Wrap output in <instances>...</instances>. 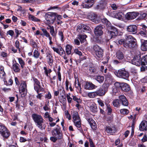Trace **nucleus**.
Masks as SVG:
<instances>
[{"mask_svg": "<svg viewBox=\"0 0 147 147\" xmlns=\"http://www.w3.org/2000/svg\"><path fill=\"white\" fill-rule=\"evenodd\" d=\"M109 86V84H108L104 83L102 86V88L104 91L106 93L108 90V88Z\"/></svg>", "mask_w": 147, "mask_h": 147, "instance_id": "nucleus-48", "label": "nucleus"}, {"mask_svg": "<svg viewBox=\"0 0 147 147\" xmlns=\"http://www.w3.org/2000/svg\"><path fill=\"white\" fill-rule=\"evenodd\" d=\"M141 65H146L147 66V56L143 57L141 60Z\"/></svg>", "mask_w": 147, "mask_h": 147, "instance_id": "nucleus-36", "label": "nucleus"}, {"mask_svg": "<svg viewBox=\"0 0 147 147\" xmlns=\"http://www.w3.org/2000/svg\"><path fill=\"white\" fill-rule=\"evenodd\" d=\"M121 89L123 91L126 92L129 91L130 89L129 85L126 83H124L122 85Z\"/></svg>", "mask_w": 147, "mask_h": 147, "instance_id": "nucleus-30", "label": "nucleus"}, {"mask_svg": "<svg viewBox=\"0 0 147 147\" xmlns=\"http://www.w3.org/2000/svg\"><path fill=\"white\" fill-rule=\"evenodd\" d=\"M76 30L80 33L83 32H89L90 31V29L88 26L81 24L77 26Z\"/></svg>", "mask_w": 147, "mask_h": 147, "instance_id": "nucleus-7", "label": "nucleus"}, {"mask_svg": "<svg viewBox=\"0 0 147 147\" xmlns=\"http://www.w3.org/2000/svg\"><path fill=\"white\" fill-rule=\"evenodd\" d=\"M112 93L113 94L116 95L119 91V89L113 86L112 88Z\"/></svg>", "mask_w": 147, "mask_h": 147, "instance_id": "nucleus-54", "label": "nucleus"}, {"mask_svg": "<svg viewBox=\"0 0 147 147\" xmlns=\"http://www.w3.org/2000/svg\"><path fill=\"white\" fill-rule=\"evenodd\" d=\"M114 74L117 77L125 79H127L129 77L128 72L124 70H119L117 72L115 71Z\"/></svg>", "mask_w": 147, "mask_h": 147, "instance_id": "nucleus-6", "label": "nucleus"}, {"mask_svg": "<svg viewBox=\"0 0 147 147\" xmlns=\"http://www.w3.org/2000/svg\"><path fill=\"white\" fill-rule=\"evenodd\" d=\"M51 133L52 135L57 138L58 139H61L63 138V134L60 128H54Z\"/></svg>", "mask_w": 147, "mask_h": 147, "instance_id": "nucleus-9", "label": "nucleus"}, {"mask_svg": "<svg viewBox=\"0 0 147 147\" xmlns=\"http://www.w3.org/2000/svg\"><path fill=\"white\" fill-rule=\"evenodd\" d=\"M27 84L26 82L22 81L20 85L19 88V92L21 94V97H24L26 95V93L27 92Z\"/></svg>", "mask_w": 147, "mask_h": 147, "instance_id": "nucleus-8", "label": "nucleus"}, {"mask_svg": "<svg viewBox=\"0 0 147 147\" xmlns=\"http://www.w3.org/2000/svg\"><path fill=\"white\" fill-rule=\"evenodd\" d=\"M32 79L34 82V85H36L38 86L40 85V82L37 79L34 77H32Z\"/></svg>", "mask_w": 147, "mask_h": 147, "instance_id": "nucleus-50", "label": "nucleus"}, {"mask_svg": "<svg viewBox=\"0 0 147 147\" xmlns=\"http://www.w3.org/2000/svg\"><path fill=\"white\" fill-rule=\"evenodd\" d=\"M138 15V13L135 12H129L126 15V18L128 20L134 19L136 18Z\"/></svg>", "mask_w": 147, "mask_h": 147, "instance_id": "nucleus-17", "label": "nucleus"}, {"mask_svg": "<svg viewBox=\"0 0 147 147\" xmlns=\"http://www.w3.org/2000/svg\"><path fill=\"white\" fill-rule=\"evenodd\" d=\"M40 53L37 50H35L33 52V57L36 59L39 57Z\"/></svg>", "mask_w": 147, "mask_h": 147, "instance_id": "nucleus-44", "label": "nucleus"}, {"mask_svg": "<svg viewBox=\"0 0 147 147\" xmlns=\"http://www.w3.org/2000/svg\"><path fill=\"white\" fill-rule=\"evenodd\" d=\"M88 19L96 23H97L98 22L97 15L94 13H90L89 14L88 16Z\"/></svg>", "mask_w": 147, "mask_h": 147, "instance_id": "nucleus-18", "label": "nucleus"}, {"mask_svg": "<svg viewBox=\"0 0 147 147\" xmlns=\"http://www.w3.org/2000/svg\"><path fill=\"white\" fill-rule=\"evenodd\" d=\"M5 75L4 72V67L0 65V77L1 78H4Z\"/></svg>", "mask_w": 147, "mask_h": 147, "instance_id": "nucleus-38", "label": "nucleus"}, {"mask_svg": "<svg viewBox=\"0 0 147 147\" xmlns=\"http://www.w3.org/2000/svg\"><path fill=\"white\" fill-rule=\"evenodd\" d=\"M119 98L123 105L125 106H127L128 105V102L124 95H121L119 96Z\"/></svg>", "mask_w": 147, "mask_h": 147, "instance_id": "nucleus-23", "label": "nucleus"}, {"mask_svg": "<svg viewBox=\"0 0 147 147\" xmlns=\"http://www.w3.org/2000/svg\"><path fill=\"white\" fill-rule=\"evenodd\" d=\"M136 39L131 35L127 36L125 41L124 39H121L118 41L119 44H123L125 47L130 48L135 47L136 45Z\"/></svg>", "mask_w": 147, "mask_h": 147, "instance_id": "nucleus-1", "label": "nucleus"}, {"mask_svg": "<svg viewBox=\"0 0 147 147\" xmlns=\"http://www.w3.org/2000/svg\"><path fill=\"white\" fill-rule=\"evenodd\" d=\"M32 117L36 126L41 130L44 129L46 127L45 121L41 115L36 113L32 115Z\"/></svg>", "mask_w": 147, "mask_h": 147, "instance_id": "nucleus-2", "label": "nucleus"}, {"mask_svg": "<svg viewBox=\"0 0 147 147\" xmlns=\"http://www.w3.org/2000/svg\"><path fill=\"white\" fill-rule=\"evenodd\" d=\"M72 97L74 101H76L78 103H81L82 100L80 98H77L76 96H72Z\"/></svg>", "mask_w": 147, "mask_h": 147, "instance_id": "nucleus-55", "label": "nucleus"}, {"mask_svg": "<svg viewBox=\"0 0 147 147\" xmlns=\"http://www.w3.org/2000/svg\"><path fill=\"white\" fill-rule=\"evenodd\" d=\"M57 13L53 12L47 13L45 15V23L48 25L53 24L55 19Z\"/></svg>", "mask_w": 147, "mask_h": 147, "instance_id": "nucleus-4", "label": "nucleus"}, {"mask_svg": "<svg viewBox=\"0 0 147 147\" xmlns=\"http://www.w3.org/2000/svg\"><path fill=\"white\" fill-rule=\"evenodd\" d=\"M88 139L90 144V147H95V145L93 144L92 140L90 138H88Z\"/></svg>", "mask_w": 147, "mask_h": 147, "instance_id": "nucleus-62", "label": "nucleus"}, {"mask_svg": "<svg viewBox=\"0 0 147 147\" xmlns=\"http://www.w3.org/2000/svg\"><path fill=\"white\" fill-rule=\"evenodd\" d=\"M124 54L120 51H117L116 53V57L119 60H122L124 58Z\"/></svg>", "mask_w": 147, "mask_h": 147, "instance_id": "nucleus-26", "label": "nucleus"}, {"mask_svg": "<svg viewBox=\"0 0 147 147\" xmlns=\"http://www.w3.org/2000/svg\"><path fill=\"white\" fill-rule=\"evenodd\" d=\"M95 0H85V3H83L81 5L83 8H89L91 7L94 3Z\"/></svg>", "mask_w": 147, "mask_h": 147, "instance_id": "nucleus-10", "label": "nucleus"}, {"mask_svg": "<svg viewBox=\"0 0 147 147\" xmlns=\"http://www.w3.org/2000/svg\"><path fill=\"white\" fill-rule=\"evenodd\" d=\"M122 85H121V84L119 82H116L114 84V86H113L114 87H116L117 88L119 89V88L120 87H121Z\"/></svg>", "mask_w": 147, "mask_h": 147, "instance_id": "nucleus-63", "label": "nucleus"}, {"mask_svg": "<svg viewBox=\"0 0 147 147\" xmlns=\"http://www.w3.org/2000/svg\"><path fill=\"white\" fill-rule=\"evenodd\" d=\"M127 31L131 33L135 34L137 32V28L135 25H130L127 27Z\"/></svg>", "mask_w": 147, "mask_h": 147, "instance_id": "nucleus-13", "label": "nucleus"}, {"mask_svg": "<svg viewBox=\"0 0 147 147\" xmlns=\"http://www.w3.org/2000/svg\"><path fill=\"white\" fill-rule=\"evenodd\" d=\"M110 16L122 20L123 19L124 14L121 12L116 13L115 11H113L110 13Z\"/></svg>", "mask_w": 147, "mask_h": 147, "instance_id": "nucleus-11", "label": "nucleus"}, {"mask_svg": "<svg viewBox=\"0 0 147 147\" xmlns=\"http://www.w3.org/2000/svg\"><path fill=\"white\" fill-rule=\"evenodd\" d=\"M141 48L143 51H147V40H145L144 42H142Z\"/></svg>", "mask_w": 147, "mask_h": 147, "instance_id": "nucleus-33", "label": "nucleus"}, {"mask_svg": "<svg viewBox=\"0 0 147 147\" xmlns=\"http://www.w3.org/2000/svg\"><path fill=\"white\" fill-rule=\"evenodd\" d=\"M72 48V46L69 44H67L66 45L65 47V52L67 55H69L71 53V50Z\"/></svg>", "mask_w": 147, "mask_h": 147, "instance_id": "nucleus-31", "label": "nucleus"}, {"mask_svg": "<svg viewBox=\"0 0 147 147\" xmlns=\"http://www.w3.org/2000/svg\"><path fill=\"white\" fill-rule=\"evenodd\" d=\"M65 114L66 118H67L69 120L71 119V117L70 114L69 113L68 111H66L65 112Z\"/></svg>", "mask_w": 147, "mask_h": 147, "instance_id": "nucleus-60", "label": "nucleus"}, {"mask_svg": "<svg viewBox=\"0 0 147 147\" xmlns=\"http://www.w3.org/2000/svg\"><path fill=\"white\" fill-rule=\"evenodd\" d=\"M47 54L46 57L47 60V63L49 66L51 67L53 62V57L52 54L50 53Z\"/></svg>", "mask_w": 147, "mask_h": 147, "instance_id": "nucleus-22", "label": "nucleus"}, {"mask_svg": "<svg viewBox=\"0 0 147 147\" xmlns=\"http://www.w3.org/2000/svg\"><path fill=\"white\" fill-rule=\"evenodd\" d=\"M30 45L33 48H36L37 47L36 43L33 41H32L31 42Z\"/></svg>", "mask_w": 147, "mask_h": 147, "instance_id": "nucleus-64", "label": "nucleus"}, {"mask_svg": "<svg viewBox=\"0 0 147 147\" xmlns=\"http://www.w3.org/2000/svg\"><path fill=\"white\" fill-rule=\"evenodd\" d=\"M66 13L67 15L65 14L63 16L64 18H65L68 17H70L72 16V14L73 13L72 11L68 10L67 11Z\"/></svg>", "mask_w": 147, "mask_h": 147, "instance_id": "nucleus-45", "label": "nucleus"}, {"mask_svg": "<svg viewBox=\"0 0 147 147\" xmlns=\"http://www.w3.org/2000/svg\"><path fill=\"white\" fill-rule=\"evenodd\" d=\"M0 134L5 140L7 139L10 135V133L8 129L2 124H0Z\"/></svg>", "mask_w": 147, "mask_h": 147, "instance_id": "nucleus-5", "label": "nucleus"}, {"mask_svg": "<svg viewBox=\"0 0 147 147\" xmlns=\"http://www.w3.org/2000/svg\"><path fill=\"white\" fill-rule=\"evenodd\" d=\"M14 34V32L12 30H9L7 32L6 35H9L12 37Z\"/></svg>", "mask_w": 147, "mask_h": 147, "instance_id": "nucleus-58", "label": "nucleus"}, {"mask_svg": "<svg viewBox=\"0 0 147 147\" xmlns=\"http://www.w3.org/2000/svg\"><path fill=\"white\" fill-rule=\"evenodd\" d=\"M87 37L86 35H80L79 36V38L81 43H83L86 40V38Z\"/></svg>", "mask_w": 147, "mask_h": 147, "instance_id": "nucleus-43", "label": "nucleus"}, {"mask_svg": "<svg viewBox=\"0 0 147 147\" xmlns=\"http://www.w3.org/2000/svg\"><path fill=\"white\" fill-rule=\"evenodd\" d=\"M90 109L91 111L95 113L97 111V108L94 104H92L90 107Z\"/></svg>", "mask_w": 147, "mask_h": 147, "instance_id": "nucleus-41", "label": "nucleus"}, {"mask_svg": "<svg viewBox=\"0 0 147 147\" xmlns=\"http://www.w3.org/2000/svg\"><path fill=\"white\" fill-rule=\"evenodd\" d=\"M58 54L60 56H62L64 54H65V52L64 50L61 47L59 48Z\"/></svg>", "mask_w": 147, "mask_h": 147, "instance_id": "nucleus-57", "label": "nucleus"}, {"mask_svg": "<svg viewBox=\"0 0 147 147\" xmlns=\"http://www.w3.org/2000/svg\"><path fill=\"white\" fill-rule=\"evenodd\" d=\"M96 56L99 58L102 57L103 55V51L102 49L100 50L98 52L96 53Z\"/></svg>", "mask_w": 147, "mask_h": 147, "instance_id": "nucleus-49", "label": "nucleus"}, {"mask_svg": "<svg viewBox=\"0 0 147 147\" xmlns=\"http://www.w3.org/2000/svg\"><path fill=\"white\" fill-rule=\"evenodd\" d=\"M45 98L46 99H50L52 98V96L50 92H48L45 95Z\"/></svg>", "mask_w": 147, "mask_h": 147, "instance_id": "nucleus-59", "label": "nucleus"}, {"mask_svg": "<svg viewBox=\"0 0 147 147\" xmlns=\"http://www.w3.org/2000/svg\"><path fill=\"white\" fill-rule=\"evenodd\" d=\"M58 34L60 37L61 41L63 42L64 40V37L63 32L61 30L59 31L58 33Z\"/></svg>", "mask_w": 147, "mask_h": 147, "instance_id": "nucleus-52", "label": "nucleus"}, {"mask_svg": "<svg viewBox=\"0 0 147 147\" xmlns=\"http://www.w3.org/2000/svg\"><path fill=\"white\" fill-rule=\"evenodd\" d=\"M95 79L96 81L100 83H102L104 80V77L102 76H97L95 78Z\"/></svg>", "mask_w": 147, "mask_h": 147, "instance_id": "nucleus-40", "label": "nucleus"}, {"mask_svg": "<svg viewBox=\"0 0 147 147\" xmlns=\"http://www.w3.org/2000/svg\"><path fill=\"white\" fill-rule=\"evenodd\" d=\"M107 3V0H102L100 1L99 4L96 5L95 8L98 9H103L106 6Z\"/></svg>", "mask_w": 147, "mask_h": 147, "instance_id": "nucleus-15", "label": "nucleus"}, {"mask_svg": "<svg viewBox=\"0 0 147 147\" xmlns=\"http://www.w3.org/2000/svg\"><path fill=\"white\" fill-rule=\"evenodd\" d=\"M74 125L78 128V129L80 131H82L81 127V120L74 121Z\"/></svg>", "mask_w": 147, "mask_h": 147, "instance_id": "nucleus-24", "label": "nucleus"}, {"mask_svg": "<svg viewBox=\"0 0 147 147\" xmlns=\"http://www.w3.org/2000/svg\"><path fill=\"white\" fill-rule=\"evenodd\" d=\"M102 49H101V47H99L97 45H95L93 46V51L95 53H96L98 52L100 50H101Z\"/></svg>", "mask_w": 147, "mask_h": 147, "instance_id": "nucleus-34", "label": "nucleus"}, {"mask_svg": "<svg viewBox=\"0 0 147 147\" xmlns=\"http://www.w3.org/2000/svg\"><path fill=\"white\" fill-rule=\"evenodd\" d=\"M104 75L105 76V78L107 79H111L112 77L111 74L109 73H107L106 74H104Z\"/></svg>", "mask_w": 147, "mask_h": 147, "instance_id": "nucleus-61", "label": "nucleus"}, {"mask_svg": "<svg viewBox=\"0 0 147 147\" xmlns=\"http://www.w3.org/2000/svg\"><path fill=\"white\" fill-rule=\"evenodd\" d=\"M87 120L92 129L93 130H95L97 128V125L95 121L92 118H89L87 119Z\"/></svg>", "mask_w": 147, "mask_h": 147, "instance_id": "nucleus-21", "label": "nucleus"}, {"mask_svg": "<svg viewBox=\"0 0 147 147\" xmlns=\"http://www.w3.org/2000/svg\"><path fill=\"white\" fill-rule=\"evenodd\" d=\"M49 29H50V32L51 35V36L55 38L56 37L57 32L56 31H55L54 27L53 26H51L50 25H49Z\"/></svg>", "mask_w": 147, "mask_h": 147, "instance_id": "nucleus-27", "label": "nucleus"}, {"mask_svg": "<svg viewBox=\"0 0 147 147\" xmlns=\"http://www.w3.org/2000/svg\"><path fill=\"white\" fill-rule=\"evenodd\" d=\"M147 28L145 27H144L142 28L139 33V34H140L141 36H142L144 37H147Z\"/></svg>", "mask_w": 147, "mask_h": 147, "instance_id": "nucleus-28", "label": "nucleus"}, {"mask_svg": "<svg viewBox=\"0 0 147 147\" xmlns=\"http://www.w3.org/2000/svg\"><path fill=\"white\" fill-rule=\"evenodd\" d=\"M12 69L15 72H19L20 70V65L17 63L13 64Z\"/></svg>", "mask_w": 147, "mask_h": 147, "instance_id": "nucleus-25", "label": "nucleus"}, {"mask_svg": "<svg viewBox=\"0 0 147 147\" xmlns=\"http://www.w3.org/2000/svg\"><path fill=\"white\" fill-rule=\"evenodd\" d=\"M139 128L141 131H147V121L145 120L142 121L140 125Z\"/></svg>", "mask_w": 147, "mask_h": 147, "instance_id": "nucleus-19", "label": "nucleus"}, {"mask_svg": "<svg viewBox=\"0 0 147 147\" xmlns=\"http://www.w3.org/2000/svg\"><path fill=\"white\" fill-rule=\"evenodd\" d=\"M41 30L44 34V36H45L47 37H49V35H50L49 33L45 29H42Z\"/></svg>", "mask_w": 147, "mask_h": 147, "instance_id": "nucleus-53", "label": "nucleus"}, {"mask_svg": "<svg viewBox=\"0 0 147 147\" xmlns=\"http://www.w3.org/2000/svg\"><path fill=\"white\" fill-rule=\"evenodd\" d=\"M28 18L29 19L34 21L37 22H39L40 21V19L36 18L34 16L31 14H29V15Z\"/></svg>", "mask_w": 147, "mask_h": 147, "instance_id": "nucleus-42", "label": "nucleus"}, {"mask_svg": "<svg viewBox=\"0 0 147 147\" xmlns=\"http://www.w3.org/2000/svg\"><path fill=\"white\" fill-rule=\"evenodd\" d=\"M109 102L107 101L105 102V104L106 106L107 110V113L108 115H110L112 112V109L111 108V106L109 104Z\"/></svg>", "mask_w": 147, "mask_h": 147, "instance_id": "nucleus-37", "label": "nucleus"}, {"mask_svg": "<svg viewBox=\"0 0 147 147\" xmlns=\"http://www.w3.org/2000/svg\"><path fill=\"white\" fill-rule=\"evenodd\" d=\"M102 22L105 24L108 29H111V30L108 32V34L110 37V39L115 36H117L118 33L117 30L111 26V23L106 18H104L102 19Z\"/></svg>", "mask_w": 147, "mask_h": 147, "instance_id": "nucleus-3", "label": "nucleus"}, {"mask_svg": "<svg viewBox=\"0 0 147 147\" xmlns=\"http://www.w3.org/2000/svg\"><path fill=\"white\" fill-rule=\"evenodd\" d=\"M17 59L18 60L19 63L20 64L21 68L23 69L25 65V63L22 58L17 57Z\"/></svg>", "mask_w": 147, "mask_h": 147, "instance_id": "nucleus-39", "label": "nucleus"}, {"mask_svg": "<svg viewBox=\"0 0 147 147\" xmlns=\"http://www.w3.org/2000/svg\"><path fill=\"white\" fill-rule=\"evenodd\" d=\"M103 28L101 26H97L94 29V32L96 35L97 36H100L103 33L102 29Z\"/></svg>", "mask_w": 147, "mask_h": 147, "instance_id": "nucleus-16", "label": "nucleus"}, {"mask_svg": "<svg viewBox=\"0 0 147 147\" xmlns=\"http://www.w3.org/2000/svg\"><path fill=\"white\" fill-rule=\"evenodd\" d=\"M96 94L98 96H103L106 93L102 88H100L98 90L96 91Z\"/></svg>", "mask_w": 147, "mask_h": 147, "instance_id": "nucleus-32", "label": "nucleus"}, {"mask_svg": "<svg viewBox=\"0 0 147 147\" xmlns=\"http://www.w3.org/2000/svg\"><path fill=\"white\" fill-rule=\"evenodd\" d=\"M120 113L121 114H122L123 115H126L129 113V111L127 109H121L120 110Z\"/></svg>", "mask_w": 147, "mask_h": 147, "instance_id": "nucleus-46", "label": "nucleus"}, {"mask_svg": "<svg viewBox=\"0 0 147 147\" xmlns=\"http://www.w3.org/2000/svg\"><path fill=\"white\" fill-rule=\"evenodd\" d=\"M75 86L76 88L78 89H79V88L80 90H81L82 88L81 86V84L78 81H76L75 82Z\"/></svg>", "mask_w": 147, "mask_h": 147, "instance_id": "nucleus-51", "label": "nucleus"}, {"mask_svg": "<svg viewBox=\"0 0 147 147\" xmlns=\"http://www.w3.org/2000/svg\"><path fill=\"white\" fill-rule=\"evenodd\" d=\"M88 97L90 98H93L97 96L96 91L89 92L88 94Z\"/></svg>", "mask_w": 147, "mask_h": 147, "instance_id": "nucleus-47", "label": "nucleus"}, {"mask_svg": "<svg viewBox=\"0 0 147 147\" xmlns=\"http://www.w3.org/2000/svg\"><path fill=\"white\" fill-rule=\"evenodd\" d=\"M113 104L114 107H118L119 104V100L117 99L113 101Z\"/></svg>", "mask_w": 147, "mask_h": 147, "instance_id": "nucleus-56", "label": "nucleus"}, {"mask_svg": "<svg viewBox=\"0 0 147 147\" xmlns=\"http://www.w3.org/2000/svg\"><path fill=\"white\" fill-rule=\"evenodd\" d=\"M106 131L107 133L110 135H113L116 132L115 127L113 125L107 126L106 127Z\"/></svg>", "mask_w": 147, "mask_h": 147, "instance_id": "nucleus-14", "label": "nucleus"}, {"mask_svg": "<svg viewBox=\"0 0 147 147\" xmlns=\"http://www.w3.org/2000/svg\"><path fill=\"white\" fill-rule=\"evenodd\" d=\"M140 58V56L139 55L135 56L131 60V62L132 63L137 66L140 65L141 64Z\"/></svg>", "mask_w": 147, "mask_h": 147, "instance_id": "nucleus-12", "label": "nucleus"}, {"mask_svg": "<svg viewBox=\"0 0 147 147\" xmlns=\"http://www.w3.org/2000/svg\"><path fill=\"white\" fill-rule=\"evenodd\" d=\"M72 117L74 121L81 120L79 116L78 113L77 112L74 111L73 112Z\"/></svg>", "mask_w": 147, "mask_h": 147, "instance_id": "nucleus-29", "label": "nucleus"}, {"mask_svg": "<svg viewBox=\"0 0 147 147\" xmlns=\"http://www.w3.org/2000/svg\"><path fill=\"white\" fill-rule=\"evenodd\" d=\"M97 87V86L90 82H87L84 86V88L86 90H92Z\"/></svg>", "mask_w": 147, "mask_h": 147, "instance_id": "nucleus-20", "label": "nucleus"}, {"mask_svg": "<svg viewBox=\"0 0 147 147\" xmlns=\"http://www.w3.org/2000/svg\"><path fill=\"white\" fill-rule=\"evenodd\" d=\"M43 69L44 70V72L45 75L48 77L50 78V73L52 72V70L51 69H47L46 67H44Z\"/></svg>", "mask_w": 147, "mask_h": 147, "instance_id": "nucleus-35", "label": "nucleus"}]
</instances>
